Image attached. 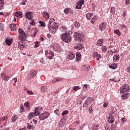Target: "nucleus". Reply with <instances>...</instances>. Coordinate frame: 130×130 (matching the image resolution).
<instances>
[{"label":"nucleus","instance_id":"5fc2aeb1","mask_svg":"<svg viewBox=\"0 0 130 130\" xmlns=\"http://www.w3.org/2000/svg\"><path fill=\"white\" fill-rule=\"evenodd\" d=\"M5 28V25L2 23H0V29L1 30H4Z\"/></svg>","mask_w":130,"mask_h":130},{"label":"nucleus","instance_id":"a19ab883","mask_svg":"<svg viewBox=\"0 0 130 130\" xmlns=\"http://www.w3.org/2000/svg\"><path fill=\"white\" fill-rule=\"evenodd\" d=\"M76 8V9H79V10H81V9H82V5L80 4L79 3H77Z\"/></svg>","mask_w":130,"mask_h":130},{"label":"nucleus","instance_id":"cd10ccee","mask_svg":"<svg viewBox=\"0 0 130 130\" xmlns=\"http://www.w3.org/2000/svg\"><path fill=\"white\" fill-rule=\"evenodd\" d=\"M12 43V42L10 39H7L5 40V43L7 44V45H8V46H11Z\"/></svg>","mask_w":130,"mask_h":130},{"label":"nucleus","instance_id":"c03bdc74","mask_svg":"<svg viewBox=\"0 0 130 130\" xmlns=\"http://www.w3.org/2000/svg\"><path fill=\"white\" fill-rule=\"evenodd\" d=\"M69 113V111L66 110V111H64L62 112L61 115H62V116H64V115H67V114H68Z\"/></svg>","mask_w":130,"mask_h":130},{"label":"nucleus","instance_id":"f03ea898","mask_svg":"<svg viewBox=\"0 0 130 130\" xmlns=\"http://www.w3.org/2000/svg\"><path fill=\"white\" fill-rule=\"evenodd\" d=\"M61 40L63 41L64 42H66V43H69V42H71L72 41V36L70 35V34L69 32H66L62 34L60 36Z\"/></svg>","mask_w":130,"mask_h":130},{"label":"nucleus","instance_id":"de8ad7c7","mask_svg":"<svg viewBox=\"0 0 130 130\" xmlns=\"http://www.w3.org/2000/svg\"><path fill=\"white\" fill-rule=\"evenodd\" d=\"M80 89H81V87L79 86H74V90L75 91H78V90H80Z\"/></svg>","mask_w":130,"mask_h":130},{"label":"nucleus","instance_id":"dca6fc26","mask_svg":"<svg viewBox=\"0 0 130 130\" xmlns=\"http://www.w3.org/2000/svg\"><path fill=\"white\" fill-rule=\"evenodd\" d=\"M81 57H82V56L81 55V53H76V60L77 62L80 61V59H81Z\"/></svg>","mask_w":130,"mask_h":130},{"label":"nucleus","instance_id":"8fccbe9b","mask_svg":"<svg viewBox=\"0 0 130 130\" xmlns=\"http://www.w3.org/2000/svg\"><path fill=\"white\" fill-rule=\"evenodd\" d=\"M111 130H117L116 127L114 125V124H112L111 125Z\"/></svg>","mask_w":130,"mask_h":130},{"label":"nucleus","instance_id":"412c9836","mask_svg":"<svg viewBox=\"0 0 130 130\" xmlns=\"http://www.w3.org/2000/svg\"><path fill=\"white\" fill-rule=\"evenodd\" d=\"M1 76L2 77V78H3V80H4V81H8L9 80V76H7L6 74L2 73Z\"/></svg>","mask_w":130,"mask_h":130},{"label":"nucleus","instance_id":"864d4df0","mask_svg":"<svg viewBox=\"0 0 130 130\" xmlns=\"http://www.w3.org/2000/svg\"><path fill=\"white\" fill-rule=\"evenodd\" d=\"M1 125H4V126L7 125V122H4L0 120V126Z\"/></svg>","mask_w":130,"mask_h":130},{"label":"nucleus","instance_id":"a211bd4d","mask_svg":"<svg viewBox=\"0 0 130 130\" xmlns=\"http://www.w3.org/2000/svg\"><path fill=\"white\" fill-rule=\"evenodd\" d=\"M108 121L110 123H113L114 122V119L113 118V116H109L108 117Z\"/></svg>","mask_w":130,"mask_h":130},{"label":"nucleus","instance_id":"37998d69","mask_svg":"<svg viewBox=\"0 0 130 130\" xmlns=\"http://www.w3.org/2000/svg\"><path fill=\"white\" fill-rule=\"evenodd\" d=\"M74 26L76 28H79V27H80V23H79V22H78V21H76L74 23Z\"/></svg>","mask_w":130,"mask_h":130},{"label":"nucleus","instance_id":"79ce46f5","mask_svg":"<svg viewBox=\"0 0 130 130\" xmlns=\"http://www.w3.org/2000/svg\"><path fill=\"white\" fill-rule=\"evenodd\" d=\"M17 119H18V117H17V116H13L12 118V122H15V121H16V120H17Z\"/></svg>","mask_w":130,"mask_h":130},{"label":"nucleus","instance_id":"4be33fe9","mask_svg":"<svg viewBox=\"0 0 130 130\" xmlns=\"http://www.w3.org/2000/svg\"><path fill=\"white\" fill-rule=\"evenodd\" d=\"M93 13H88L86 14V18L87 20H91L92 19V17H93Z\"/></svg>","mask_w":130,"mask_h":130},{"label":"nucleus","instance_id":"ddd939ff","mask_svg":"<svg viewBox=\"0 0 130 130\" xmlns=\"http://www.w3.org/2000/svg\"><path fill=\"white\" fill-rule=\"evenodd\" d=\"M81 69L83 71H85V72H89V70H90V66L88 64L83 65L81 67Z\"/></svg>","mask_w":130,"mask_h":130},{"label":"nucleus","instance_id":"603ef678","mask_svg":"<svg viewBox=\"0 0 130 130\" xmlns=\"http://www.w3.org/2000/svg\"><path fill=\"white\" fill-rule=\"evenodd\" d=\"M78 3V4H80V5L83 6V5H84V4H85V1L84 0H80Z\"/></svg>","mask_w":130,"mask_h":130},{"label":"nucleus","instance_id":"774afa93","mask_svg":"<svg viewBox=\"0 0 130 130\" xmlns=\"http://www.w3.org/2000/svg\"><path fill=\"white\" fill-rule=\"evenodd\" d=\"M35 21H34V20L33 19V20H31V21L29 22V24H30V25H31V26H33V25H34V23H35Z\"/></svg>","mask_w":130,"mask_h":130},{"label":"nucleus","instance_id":"a878e982","mask_svg":"<svg viewBox=\"0 0 130 130\" xmlns=\"http://www.w3.org/2000/svg\"><path fill=\"white\" fill-rule=\"evenodd\" d=\"M109 68H110V69H112V70H115L116 69H117V65L114 63L111 65H110Z\"/></svg>","mask_w":130,"mask_h":130},{"label":"nucleus","instance_id":"6e6552de","mask_svg":"<svg viewBox=\"0 0 130 130\" xmlns=\"http://www.w3.org/2000/svg\"><path fill=\"white\" fill-rule=\"evenodd\" d=\"M24 17L27 20H32L34 15H33V12H28L25 14Z\"/></svg>","mask_w":130,"mask_h":130},{"label":"nucleus","instance_id":"39448f33","mask_svg":"<svg viewBox=\"0 0 130 130\" xmlns=\"http://www.w3.org/2000/svg\"><path fill=\"white\" fill-rule=\"evenodd\" d=\"M74 37L75 40H77V41H81L82 40L83 35L78 31L74 33Z\"/></svg>","mask_w":130,"mask_h":130},{"label":"nucleus","instance_id":"338daca9","mask_svg":"<svg viewBox=\"0 0 130 130\" xmlns=\"http://www.w3.org/2000/svg\"><path fill=\"white\" fill-rule=\"evenodd\" d=\"M88 89V85L87 84H84L83 86V90H86Z\"/></svg>","mask_w":130,"mask_h":130},{"label":"nucleus","instance_id":"c85d7f7f","mask_svg":"<svg viewBox=\"0 0 130 130\" xmlns=\"http://www.w3.org/2000/svg\"><path fill=\"white\" fill-rule=\"evenodd\" d=\"M103 39H99L97 40L98 45H99V46H102L103 44Z\"/></svg>","mask_w":130,"mask_h":130},{"label":"nucleus","instance_id":"680f3d73","mask_svg":"<svg viewBox=\"0 0 130 130\" xmlns=\"http://www.w3.org/2000/svg\"><path fill=\"white\" fill-rule=\"evenodd\" d=\"M39 47V43L38 42V41H36L35 42V48Z\"/></svg>","mask_w":130,"mask_h":130},{"label":"nucleus","instance_id":"052dcab7","mask_svg":"<svg viewBox=\"0 0 130 130\" xmlns=\"http://www.w3.org/2000/svg\"><path fill=\"white\" fill-rule=\"evenodd\" d=\"M99 55V54H98V53H97V52H94L93 53V57H97Z\"/></svg>","mask_w":130,"mask_h":130},{"label":"nucleus","instance_id":"bf43d9fd","mask_svg":"<svg viewBox=\"0 0 130 130\" xmlns=\"http://www.w3.org/2000/svg\"><path fill=\"white\" fill-rule=\"evenodd\" d=\"M125 4L126 6H128V5H130V0H125Z\"/></svg>","mask_w":130,"mask_h":130},{"label":"nucleus","instance_id":"f8f14e48","mask_svg":"<svg viewBox=\"0 0 130 130\" xmlns=\"http://www.w3.org/2000/svg\"><path fill=\"white\" fill-rule=\"evenodd\" d=\"M106 29V24L105 22H103L99 25V29L101 31H104V29Z\"/></svg>","mask_w":130,"mask_h":130},{"label":"nucleus","instance_id":"9d476101","mask_svg":"<svg viewBox=\"0 0 130 130\" xmlns=\"http://www.w3.org/2000/svg\"><path fill=\"white\" fill-rule=\"evenodd\" d=\"M18 47L21 50V49L26 47V45L24 43V41H19L18 43Z\"/></svg>","mask_w":130,"mask_h":130},{"label":"nucleus","instance_id":"b1692460","mask_svg":"<svg viewBox=\"0 0 130 130\" xmlns=\"http://www.w3.org/2000/svg\"><path fill=\"white\" fill-rule=\"evenodd\" d=\"M0 120H1L3 122H8V116H5L1 118H0Z\"/></svg>","mask_w":130,"mask_h":130},{"label":"nucleus","instance_id":"c9c22d12","mask_svg":"<svg viewBox=\"0 0 130 130\" xmlns=\"http://www.w3.org/2000/svg\"><path fill=\"white\" fill-rule=\"evenodd\" d=\"M47 87L46 86H42L41 88V91H42V92H46L47 91Z\"/></svg>","mask_w":130,"mask_h":130},{"label":"nucleus","instance_id":"4c0bfd02","mask_svg":"<svg viewBox=\"0 0 130 130\" xmlns=\"http://www.w3.org/2000/svg\"><path fill=\"white\" fill-rule=\"evenodd\" d=\"M114 33H115V34H116L117 35H118V36H120V31H119V29L114 30Z\"/></svg>","mask_w":130,"mask_h":130},{"label":"nucleus","instance_id":"49530a36","mask_svg":"<svg viewBox=\"0 0 130 130\" xmlns=\"http://www.w3.org/2000/svg\"><path fill=\"white\" fill-rule=\"evenodd\" d=\"M54 113H55V114L56 115H57V116H58V115H60V114L59 113V110L58 109H56L54 111Z\"/></svg>","mask_w":130,"mask_h":130},{"label":"nucleus","instance_id":"7c9ffc66","mask_svg":"<svg viewBox=\"0 0 130 130\" xmlns=\"http://www.w3.org/2000/svg\"><path fill=\"white\" fill-rule=\"evenodd\" d=\"M29 102H26L24 103V106L25 107H27L26 108V110L27 111H29V110H30V108H29Z\"/></svg>","mask_w":130,"mask_h":130},{"label":"nucleus","instance_id":"0eeeda50","mask_svg":"<svg viewBox=\"0 0 130 130\" xmlns=\"http://www.w3.org/2000/svg\"><path fill=\"white\" fill-rule=\"evenodd\" d=\"M18 33L20 35L19 38L21 39V40H23V39H25V37H26V34L24 32L23 29L19 28L18 30Z\"/></svg>","mask_w":130,"mask_h":130},{"label":"nucleus","instance_id":"423d86ee","mask_svg":"<svg viewBox=\"0 0 130 130\" xmlns=\"http://www.w3.org/2000/svg\"><path fill=\"white\" fill-rule=\"evenodd\" d=\"M45 55L48 57V58H49L50 59H52L53 58V56H54V53L53 51L46 50L45 52Z\"/></svg>","mask_w":130,"mask_h":130},{"label":"nucleus","instance_id":"2eb2a0df","mask_svg":"<svg viewBox=\"0 0 130 130\" xmlns=\"http://www.w3.org/2000/svg\"><path fill=\"white\" fill-rule=\"evenodd\" d=\"M35 115H36L37 116H39L40 115V110L39 109V107H36L35 109Z\"/></svg>","mask_w":130,"mask_h":130},{"label":"nucleus","instance_id":"e2e57ef3","mask_svg":"<svg viewBox=\"0 0 130 130\" xmlns=\"http://www.w3.org/2000/svg\"><path fill=\"white\" fill-rule=\"evenodd\" d=\"M121 121L122 122V123H124V122H126V119H125V118H122Z\"/></svg>","mask_w":130,"mask_h":130},{"label":"nucleus","instance_id":"20e7f679","mask_svg":"<svg viewBox=\"0 0 130 130\" xmlns=\"http://www.w3.org/2000/svg\"><path fill=\"white\" fill-rule=\"evenodd\" d=\"M49 115H50V113H49V112H45L42 114L40 115L39 118L40 120H44L45 119H46V118H48Z\"/></svg>","mask_w":130,"mask_h":130},{"label":"nucleus","instance_id":"6e6d98bb","mask_svg":"<svg viewBox=\"0 0 130 130\" xmlns=\"http://www.w3.org/2000/svg\"><path fill=\"white\" fill-rule=\"evenodd\" d=\"M97 127H99V125H96V124L92 125V129L93 130L96 129V128H97Z\"/></svg>","mask_w":130,"mask_h":130},{"label":"nucleus","instance_id":"58836bf2","mask_svg":"<svg viewBox=\"0 0 130 130\" xmlns=\"http://www.w3.org/2000/svg\"><path fill=\"white\" fill-rule=\"evenodd\" d=\"M25 109L24 108V106L21 105L20 106V113H22V112H24Z\"/></svg>","mask_w":130,"mask_h":130},{"label":"nucleus","instance_id":"e433bc0d","mask_svg":"<svg viewBox=\"0 0 130 130\" xmlns=\"http://www.w3.org/2000/svg\"><path fill=\"white\" fill-rule=\"evenodd\" d=\"M39 23L42 27H46V24H45V22H44L42 21H39Z\"/></svg>","mask_w":130,"mask_h":130},{"label":"nucleus","instance_id":"c756f323","mask_svg":"<svg viewBox=\"0 0 130 130\" xmlns=\"http://www.w3.org/2000/svg\"><path fill=\"white\" fill-rule=\"evenodd\" d=\"M5 5V1L4 0H0V10L4 9V5Z\"/></svg>","mask_w":130,"mask_h":130},{"label":"nucleus","instance_id":"473e14b6","mask_svg":"<svg viewBox=\"0 0 130 130\" xmlns=\"http://www.w3.org/2000/svg\"><path fill=\"white\" fill-rule=\"evenodd\" d=\"M43 15H44L45 19H47V20L49 19V14H48V13L46 12H44Z\"/></svg>","mask_w":130,"mask_h":130},{"label":"nucleus","instance_id":"2f4dec72","mask_svg":"<svg viewBox=\"0 0 130 130\" xmlns=\"http://www.w3.org/2000/svg\"><path fill=\"white\" fill-rule=\"evenodd\" d=\"M34 116H37L36 115H35V113L31 112L29 114L28 117L29 119H32L33 117H34Z\"/></svg>","mask_w":130,"mask_h":130},{"label":"nucleus","instance_id":"aec40b11","mask_svg":"<svg viewBox=\"0 0 130 130\" xmlns=\"http://www.w3.org/2000/svg\"><path fill=\"white\" fill-rule=\"evenodd\" d=\"M98 19H99V17L98 16H93L91 20V23L94 24Z\"/></svg>","mask_w":130,"mask_h":130},{"label":"nucleus","instance_id":"72a5a7b5","mask_svg":"<svg viewBox=\"0 0 130 130\" xmlns=\"http://www.w3.org/2000/svg\"><path fill=\"white\" fill-rule=\"evenodd\" d=\"M27 129H34L35 128V126H34L33 125L28 124L27 126Z\"/></svg>","mask_w":130,"mask_h":130},{"label":"nucleus","instance_id":"6ab92c4d","mask_svg":"<svg viewBox=\"0 0 130 130\" xmlns=\"http://www.w3.org/2000/svg\"><path fill=\"white\" fill-rule=\"evenodd\" d=\"M10 27L11 31H15V30H17V26H16V24H10Z\"/></svg>","mask_w":130,"mask_h":130},{"label":"nucleus","instance_id":"0e129e2a","mask_svg":"<svg viewBox=\"0 0 130 130\" xmlns=\"http://www.w3.org/2000/svg\"><path fill=\"white\" fill-rule=\"evenodd\" d=\"M27 93H28V94H29V95H33V94H34V93H33V91L31 90H27Z\"/></svg>","mask_w":130,"mask_h":130},{"label":"nucleus","instance_id":"13d9d810","mask_svg":"<svg viewBox=\"0 0 130 130\" xmlns=\"http://www.w3.org/2000/svg\"><path fill=\"white\" fill-rule=\"evenodd\" d=\"M88 111H89V113H93V109H92V106L89 107Z\"/></svg>","mask_w":130,"mask_h":130},{"label":"nucleus","instance_id":"4d7b16f0","mask_svg":"<svg viewBox=\"0 0 130 130\" xmlns=\"http://www.w3.org/2000/svg\"><path fill=\"white\" fill-rule=\"evenodd\" d=\"M57 82H60V81H62L63 78H61L60 77H57L56 78Z\"/></svg>","mask_w":130,"mask_h":130},{"label":"nucleus","instance_id":"f704fd0d","mask_svg":"<svg viewBox=\"0 0 130 130\" xmlns=\"http://www.w3.org/2000/svg\"><path fill=\"white\" fill-rule=\"evenodd\" d=\"M128 96H129V93H124L122 95V98H123V99H127V97H128Z\"/></svg>","mask_w":130,"mask_h":130},{"label":"nucleus","instance_id":"9b49d317","mask_svg":"<svg viewBox=\"0 0 130 130\" xmlns=\"http://www.w3.org/2000/svg\"><path fill=\"white\" fill-rule=\"evenodd\" d=\"M119 58H120V56L118 54H115L113 57V60L114 62H118V60H119Z\"/></svg>","mask_w":130,"mask_h":130},{"label":"nucleus","instance_id":"393cba45","mask_svg":"<svg viewBox=\"0 0 130 130\" xmlns=\"http://www.w3.org/2000/svg\"><path fill=\"white\" fill-rule=\"evenodd\" d=\"M36 75H37V73L35 71H31L30 72V77L31 78H35L36 77Z\"/></svg>","mask_w":130,"mask_h":130},{"label":"nucleus","instance_id":"a18cd8bd","mask_svg":"<svg viewBox=\"0 0 130 130\" xmlns=\"http://www.w3.org/2000/svg\"><path fill=\"white\" fill-rule=\"evenodd\" d=\"M111 13L112 14H115V8L114 7H112L111 9Z\"/></svg>","mask_w":130,"mask_h":130},{"label":"nucleus","instance_id":"3c124183","mask_svg":"<svg viewBox=\"0 0 130 130\" xmlns=\"http://www.w3.org/2000/svg\"><path fill=\"white\" fill-rule=\"evenodd\" d=\"M70 10H71V8H66L64 9V12L65 14H68L69 12H70Z\"/></svg>","mask_w":130,"mask_h":130},{"label":"nucleus","instance_id":"09e8293b","mask_svg":"<svg viewBox=\"0 0 130 130\" xmlns=\"http://www.w3.org/2000/svg\"><path fill=\"white\" fill-rule=\"evenodd\" d=\"M119 27L121 29H123V28H126V26L125 25H124V24H123L119 25Z\"/></svg>","mask_w":130,"mask_h":130},{"label":"nucleus","instance_id":"5701e85b","mask_svg":"<svg viewBox=\"0 0 130 130\" xmlns=\"http://www.w3.org/2000/svg\"><path fill=\"white\" fill-rule=\"evenodd\" d=\"M15 16L18 18H22L23 14H22V12L20 11H17L15 13Z\"/></svg>","mask_w":130,"mask_h":130},{"label":"nucleus","instance_id":"4468645a","mask_svg":"<svg viewBox=\"0 0 130 130\" xmlns=\"http://www.w3.org/2000/svg\"><path fill=\"white\" fill-rule=\"evenodd\" d=\"M83 47H83V45H82L81 44H77L74 47V48H75V49H78L79 50H81L83 49Z\"/></svg>","mask_w":130,"mask_h":130},{"label":"nucleus","instance_id":"7ed1b4c3","mask_svg":"<svg viewBox=\"0 0 130 130\" xmlns=\"http://www.w3.org/2000/svg\"><path fill=\"white\" fill-rule=\"evenodd\" d=\"M120 93L124 94L125 92H129V86L127 84H125L120 87Z\"/></svg>","mask_w":130,"mask_h":130},{"label":"nucleus","instance_id":"1a4fd4ad","mask_svg":"<svg viewBox=\"0 0 130 130\" xmlns=\"http://www.w3.org/2000/svg\"><path fill=\"white\" fill-rule=\"evenodd\" d=\"M91 103V98H88L85 101V103L83 104V107L84 108H86L90 105Z\"/></svg>","mask_w":130,"mask_h":130},{"label":"nucleus","instance_id":"ea45409f","mask_svg":"<svg viewBox=\"0 0 130 130\" xmlns=\"http://www.w3.org/2000/svg\"><path fill=\"white\" fill-rule=\"evenodd\" d=\"M101 49L103 52H105V51H107V48L105 46H102Z\"/></svg>","mask_w":130,"mask_h":130},{"label":"nucleus","instance_id":"bb28decb","mask_svg":"<svg viewBox=\"0 0 130 130\" xmlns=\"http://www.w3.org/2000/svg\"><path fill=\"white\" fill-rule=\"evenodd\" d=\"M75 58V54L73 53H70L68 56V59L72 60V59H74Z\"/></svg>","mask_w":130,"mask_h":130},{"label":"nucleus","instance_id":"f257e3e1","mask_svg":"<svg viewBox=\"0 0 130 130\" xmlns=\"http://www.w3.org/2000/svg\"><path fill=\"white\" fill-rule=\"evenodd\" d=\"M54 22H55V19L54 18H51L47 24V27L49 32L53 34H55L56 30L58 29V23Z\"/></svg>","mask_w":130,"mask_h":130},{"label":"nucleus","instance_id":"69168bd1","mask_svg":"<svg viewBox=\"0 0 130 130\" xmlns=\"http://www.w3.org/2000/svg\"><path fill=\"white\" fill-rule=\"evenodd\" d=\"M61 29H62V31L63 32H65V31H66V30H67V27H66V26H63L61 27Z\"/></svg>","mask_w":130,"mask_h":130},{"label":"nucleus","instance_id":"f3484780","mask_svg":"<svg viewBox=\"0 0 130 130\" xmlns=\"http://www.w3.org/2000/svg\"><path fill=\"white\" fill-rule=\"evenodd\" d=\"M111 81H112V82H114L115 83H118L120 80L118 77L115 76V77H114L113 79H109V82H111Z\"/></svg>","mask_w":130,"mask_h":130}]
</instances>
